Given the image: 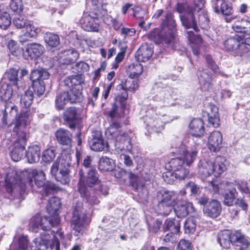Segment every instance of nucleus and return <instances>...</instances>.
<instances>
[{
  "label": "nucleus",
  "mask_w": 250,
  "mask_h": 250,
  "mask_svg": "<svg viewBox=\"0 0 250 250\" xmlns=\"http://www.w3.org/2000/svg\"><path fill=\"white\" fill-rule=\"evenodd\" d=\"M30 120L28 113H23L16 120L13 132L17 138L10 154L11 159L14 161L18 162L24 157L25 146L29 137L26 126L29 125Z\"/></svg>",
  "instance_id": "1"
},
{
  "label": "nucleus",
  "mask_w": 250,
  "mask_h": 250,
  "mask_svg": "<svg viewBox=\"0 0 250 250\" xmlns=\"http://www.w3.org/2000/svg\"><path fill=\"white\" fill-rule=\"evenodd\" d=\"M176 32V24L170 13H167L162 23L161 32L155 29L148 35L149 38L156 43L164 42L171 44L174 42Z\"/></svg>",
  "instance_id": "2"
},
{
  "label": "nucleus",
  "mask_w": 250,
  "mask_h": 250,
  "mask_svg": "<svg viewBox=\"0 0 250 250\" xmlns=\"http://www.w3.org/2000/svg\"><path fill=\"white\" fill-rule=\"evenodd\" d=\"M70 166L69 160L58 157L51 166L50 173L57 181L64 185L67 184L70 181L68 169Z\"/></svg>",
  "instance_id": "3"
},
{
  "label": "nucleus",
  "mask_w": 250,
  "mask_h": 250,
  "mask_svg": "<svg viewBox=\"0 0 250 250\" xmlns=\"http://www.w3.org/2000/svg\"><path fill=\"white\" fill-rule=\"evenodd\" d=\"M90 220L83 208L82 203H77L71 219V227L75 231L76 235L83 234L85 227L89 223Z\"/></svg>",
  "instance_id": "4"
},
{
  "label": "nucleus",
  "mask_w": 250,
  "mask_h": 250,
  "mask_svg": "<svg viewBox=\"0 0 250 250\" xmlns=\"http://www.w3.org/2000/svg\"><path fill=\"white\" fill-rule=\"evenodd\" d=\"M49 78V73L45 69H35L31 72L30 76V80L32 81V86L29 89H31L32 92L38 96H42L45 91L44 80H47Z\"/></svg>",
  "instance_id": "5"
},
{
  "label": "nucleus",
  "mask_w": 250,
  "mask_h": 250,
  "mask_svg": "<svg viewBox=\"0 0 250 250\" xmlns=\"http://www.w3.org/2000/svg\"><path fill=\"white\" fill-rule=\"evenodd\" d=\"M60 222V218L57 216H55L53 221L50 216L42 217L39 214H37L31 218L29 224V229L35 232L39 228L44 230H48L52 227L57 226Z\"/></svg>",
  "instance_id": "6"
},
{
  "label": "nucleus",
  "mask_w": 250,
  "mask_h": 250,
  "mask_svg": "<svg viewBox=\"0 0 250 250\" xmlns=\"http://www.w3.org/2000/svg\"><path fill=\"white\" fill-rule=\"evenodd\" d=\"M242 234L239 231L232 234L228 230H224L218 233L217 241L221 247L227 249L229 248L231 245L236 246L242 237Z\"/></svg>",
  "instance_id": "7"
},
{
  "label": "nucleus",
  "mask_w": 250,
  "mask_h": 250,
  "mask_svg": "<svg viewBox=\"0 0 250 250\" xmlns=\"http://www.w3.org/2000/svg\"><path fill=\"white\" fill-rule=\"evenodd\" d=\"M176 149L175 153L181 155L179 158L181 159L183 164L188 166H190L196 160L199 151L196 147L188 149L183 144H180Z\"/></svg>",
  "instance_id": "8"
},
{
  "label": "nucleus",
  "mask_w": 250,
  "mask_h": 250,
  "mask_svg": "<svg viewBox=\"0 0 250 250\" xmlns=\"http://www.w3.org/2000/svg\"><path fill=\"white\" fill-rule=\"evenodd\" d=\"M169 165L175 179L182 180L190 177L189 171L184 167L181 159H173L169 162Z\"/></svg>",
  "instance_id": "9"
},
{
  "label": "nucleus",
  "mask_w": 250,
  "mask_h": 250,
  "mask_svg": "<svg viewBox=\"0 0 250 250\" xmlns=\"http://www.w3.org/2000/svg\"><path fill=\"white\" fill-rule=\"evenodd\" d=\"M245 38V36L236 35L226 40L224 45L228 50L235 51L236 55L242 56L246 49L245 45L242 42Z\"/></svg>",
  "instance_id": "10"
},
{
  "label": "nucleus",
  "mask_w": 250,
  "mask_h": 250,
  "mask_svg": "<svg viewBox=\"0 0 250 250\" xmlns=\"http://www.w3.org/2000/svg\"><path fill=\"white\" fill-rule=\"evenodd\" d=\"M79 57V53L74 49L62 51L56 56L57 61L61 65H68L74 63Z\"/></svg>",
  "instance_id": "11"
},
{
  "label": "nucleus",
  "mask_w": 250,
  "mask_h": 250,
  "mask_svg": "<svg viewBox=\"0 0 250 250\" xmlns=\"http://www.w3.org/2000/svg\"><path fill=\"white\" fill-rule=\"evenodd\" d=\"M80 119L78 109L75 107L67 108L63 113L65 124L71 129H74Z\"/></svg>",
  "instance_id": "12"
},
{
  "label": "nucleus",
  "mask_w": 250,
  "mask_h": 250,
  "mask_svg": "<svg viewBox=\"0 0 250 250\" xmlns=\"http://www.w3.org/2000/svg\"><path fill=\"white\" fill-rule=\"evenodd\" d=\"M79 174L80 179L79 183V188H81V186L83 185L84 187L90 188L97 185L98 183V175L96 170L94 169L91 168L89 170L85 180L83 179V173L82 172V170L79 171Z\"/></svg>",
  "instance_id": "13"
},
{
  "label": "nucleus",
  "mask_w": 250,
  "mask_h": 250,
  "mask_svg": "<svg viewBox=\"0 0 250 250\" xmlns=\"http://www.w3.org/2000/svg\"><path fill=\"white\" fill-rule=\"evenodd\" d=\"M133 79L130 77V79L126 80L124 83H122L121 84L122 88L125 91V93L122 94V96H117L116 99L117 101H119L122 104L127 98L128 94L126 92V91L134 92L139 88L138 80Z\"/></svg>",
  "instance_id": "14"
},
{
  "label": "nucleus",
  "mask_w": 250,
  "mask_h": 250,
  "mask_svg": "<svg viewBox=\"0 0 250 250\" xmlns=\"http://www.w3.org/2000/svg\"><path fill=\"white\" fill-rule=\"evenodd\" d=\"M44 50V47L39 43L28 44L25 49H23V55L26 59L37 58L42 55Z\"/></svg>",
  "instance_id": "15"
},
{
  "label": "nucleus",
  "mask_w": 250,
  "mask_h": 250,
  "mask_svg": "<svg viewBox=\"0 0 250 250\" xmlns=\"http://www.w3.org/2000/svg\"><path fill=\"white\" fill-rule=\"evenodd\" d=\"M213 162L202 160L198 164V173L201 178L204 179L213 174Z\"/></svg>",
  "instance_id": "16"
},
{
  "label": "nucleus",
  "mask_w": 250,
  "mask_h": 250,
  "mask_svg": "<svg viewBox=\"0 0 250 250\" xmlns=\"http://www.w3.org/2000/svg\"><path fill=\"white\" fill-rule=\"evenodd\" d=\"M204 213L211 218H216L221 211L220 203L216 200H211L203 209Z\"/></svg>",
  "instance_id": "17"
},
{
  "label": "nucleus",
  "mask_w": 250,
  "mask_h": 250,
  "mask_svg": "<svg viewBox=\"0 0 250 250\" xmlns=\"http://www.w3.org/2000/svg\"><path fill=\"white\" fill-rule=\"evenodd\" d=\"M97 18H94L88 14H85L80 20V23L82 28L87 31H97L98 24L96 21Z\"/></svg>",
  "instance_id": "18"
},
{
  "label": "nucleus",
  "mask_w": 250,
  "mask_h": 250,
  "mask_svg": "<svg viewBox=\"0 0 250 250\" xmlns=\"http://www.w3.org/2000/svg\"><path fill=\"white\" fill-rule=\"evenodd\" d=\"M208 148L212 151H218L221 147L222 135L220 131L212 132L208 137Z\"/></svg>",
  "instance_id": "19"
},
{
  "label": "nucleus",
  "mask_w": 250,
  "mask_h": 250,
  "mask_svg": "<svg viewBox=\"0 0 250 250\" xmlns=\"http://www.w3.org/2000/svg\"><path fill=\"white\" fill-rule=\"evenodd\" d=\"M23 113H28L29 114L27 111H23V112L21 113L18 116H17L18 110L17 107L14 105L10 106H6L4 111L3 110H0V115L1 114H3V117L2 119L3 125H6L8 124V120L9 118L8 114L9 116L15 118V120L13 121V122L12 123V124L15 125L16 119L18 118Z\"/></svg>",
  "instance_id": "20"
},
{
  "label": "nucleus",
  "mask_w": 250,
  "mask_h": 250,
  "mask_svg": "<svg viewBox=\"0 0 250 250\" xmlns=\"http://www.w3.org/2000/svg\"><path fill=\"white\" fill-rule=\"evenodd\" d=\"M213 8L215 13L224 16H229L233 13L232 6L226 1H215L213 2Z\"/></svg>",
  "instance_id": "21"
},
{
  "label": "nucleus",
  "mask_w": 250,
  "mask_h": 250,
  "mask_svg": "<svg viewBox=\"0 0 250 250\" xmlns=\"http://www.w3.org/2000/svg\"><path fill=\"white\" fill-rule=\"evenodd\" d=\"M190 132L194 136L200 137L204 135L205 128L203 121L201 119H194L189 125Z\"/></svg>",
  "instance_id": "22"
},
{
  "label": "nucleus",
  "mask_w": 250,
  "mask_h": 250,
  "mask_svg": "<svg viewBox=\"0 0 250 250\" xmlns=\"http://www.w3.org/2000/svg\"><path fill=\"white\" fill-rule=\"evenodd\" d=\"M153 54V51L148 44L142 45L138 49L135 54V58L139 62H145L149 60Z\"/></svg>",
  "instance_id": "23"
},
{
  "label": "nucleus",
  "mask_w": 250,
  "mask_h": 250,
  "mask_svg": "<svg viewBox=\"0 0 250 250\" xmlns=\"http://www.w3.org/2000/svg\"><path fill=\"white\" fill-rule=\"evenodd\" d=\"M181 20L183 25L187 28H192L195 31H198L197 26V20L195 17L193 12L188 13L185 15L180 16Z\"/></svg>",
  "instance_id": "24"
},
{
  "label": "nucleus",
  "mask_w": 250,
  "mask_h": 250,
  "mask_svg": "<svg viewBox=\"0 0 250 250\" xmlns=\"http://www.w3.org/2000/svg\"><path fill=\"white\" fill-rule=\"evenodd\" d=\"M192 208V204L186 201H181L177 204L174 208V212L178 217H184L188 215Z\"/></svg>",
  "instance_id": "25"
},
{
  "label": "nucleus",
  "mask_w": 250,
  "mask_h": 250,
  "mask_svg": "<svg viewBox=\"0 0 250 250\" xmlns=\"http://www.w3.org/2000/svg\"><path fill=\"white\" fill-rule=\"evenodd\" d=\"M61 205L60 199L56 197H52L48 201V204L46 206V210L48 213L52 215L50 217L53 221H54L55 216H57L59 218L57 214V211L60 208Z\"/></svg>",
  "instance_id": "26"
},
{
  "label": "nucleus",
  "mask_w": 250,
  "mask_h": 250,
  "mask_svg": "<svg viewBox=\"0 0 250 250\" xmlns=\"http://www.w3.org/2000/svg\"><path fill=\"white\" fill-rule=\"evenodd\" d=\"M236 194L237 192L235 188L232 187L231 184H228L227 189L223 193V203L228 206L232 205Z\"/></svg>",
  "instance_id": "27"
},
{
  "label": "nucleus",
  "mask_w": 250,
  "mask_h": 250,
  "mask_svg": "<svg viewBox=\"0 0 250 250\" xmlns=\"http://www.w3.org/2000/svg\"><path fill=\"white\" fill-rule=\"evenodd\" d=\"M232 27L236 32L250 35V21L248 20H241L236 21L233 24Z\"/></svg>",
  "instance_id": "28"
},
{
  "label": "nucleus",
  "mask_w": 250,
  "mask_h": 250,
  "mask_svg": "<svg viewBox=\"0 0 250 250\" xmlns=\"http://www.w3.org/2000/svg\"><path fill=\"white\" fill-rule=\"evenodd\" d=\"M56 136L58 141L62 145H70L72 134L68 130L61 128L56 132Z\"/></svg>",
  "instance_id": "29"
},
{
  "label": "nucleus",
  "mask_w": 250,
  "mask_h": 250,
  "mask_svg": "<svg viewBox=\"0 0 250 250\" xmlns=\"http://www.w3.org/2000/svg\"><path fill=\"white\" fill-rule=\"evenodd\" d=\"M79 192L82 198H84L86 202L91 205L98 204L100 201L93 193H90L87 187L82 185L79 188Z\"/></svg>",
  "instance_id": "30"
},
{
  "label": "nucleus",
  "mask_w": 250,
  "mask_h": 250,
  "mask_svg": "<svg viewBox=\"0 0 250 250\" xmlns=\"http://www.w3.org/2000/svg\"><path fill=\"white\" fill-rule=\"evenodd\" d=\"M26 156L30 163H35L39 161L40 159V149L37 146L28 147Z\"/></svg>",
  "instance_id": "31"
},
{
  "label": "nucleus",
  "mask_w": 250,
  "mask_h": 250,
  "mask_svg": "<svg viewBox=\"0 0 250 250\" xmlns=\"http://www.w3.org/2000/svg\"><path fill=\"white\" fill-rule=\"evenodd\" d=\"M210 111L208 113V123L214 127L220 125V118L218 114V108L213 105H210Z\"/></svg>",
  "instance_id": "32"
},
{
  "label": "nucleus",
  "mask_w": 250,
  "mask_h": 250,
  "mask_svg": "<svg viewBox=\"0 0 250 250\" xmlns=\"http://www.w3.org/2000/svg\"><path fill=\"white\" fill-rule=\"evenodd\" d=\"M44 39L48 49L55 48L60 44V38L57 34L47 32L44 36Z\"/></svg>",
  "instance_id": "33"
},
{
  "label": "nucleus",
  "mask_w": 250,
  "mask_h": 250,
  "mask_svg": "<svg viewBox=\"0 0 250 250\" xmlns=\"http://www.w3.org/2000/svg\"><path fill=\"white\" fill-rule=\"evenodd\" d=\"M25 32L20 36V42H24L28 40L29 38L37 36L38 29L29 23L25 25Z\"/></svg>",
  "instance_id": "34"
},
{
  "label": "nucleus",
  "mask_w": 250,
  "mask_h": 250,
  "mask_svg": "<svg viewBox=\"0 0 250 250\" xmlns=\"http://www.w3.org/2000/svg\"><path fill=\"white\" fill-rule=\"evenodd\" d=\"M163 229L164 230H169L175 234H177L180 232V222L175 219H167L165 222Z\"/></svg>",
  "instance_id": "35"
},
{
  "label": "nucleus",
  "mask_w": 250,
  "mask_h": 250,
  "mask_svg": "<svg viewBox=\"0 0 250 250\" xmlns=\"http://www.w3.org/2000/svg\"><path fill=\"white\" fill-rule=\"evenodd\" d=\"M114 167L113 161L106 157H103L99 160V169L102 171H112Z\"/></svg>",
  "instance_id": "36"
},
{
  "label": "nucleus",
  "mask_w": 250,
  "mask_h": 250,
  "mask_svg": "<svg viewBox=\"0 0 250 250\" xmlns=\"http://www.w3.org/2000/svg\"><path fill=\"white\" fill-rule=\"evenodd\" d=\"M143 71V65L138 62L130 64L127 69L130 77L132 78L138 77L142 73Z\"/></svg>",
  "instance_id": "37"
},
{
  "label": "nucleus",
  "mask_w": 250,
  "mask_h": 250,
  "mask_svg": "<svg viewBox=\"0 0 250 250\" xmlns=\"http://www.w3.org/2000/svg\"><path fill=\"white\" fill-rule=\"evenodd\" d=\"M13 90L11 85L2 83L0 86V98L4 101H9L13 95Z\"/></svg>",
  "instance_id": "38"
},
{
  "label": "nucleus",
  "mask_w": 250,
  "mask_h": 250,
  "mask_svg": "<svg viewBox=\"0 0 250 250\" xmlns=\"http://www.w3.org/2000/svg\"><path fill=\"white\" fill-rule=\"evenodd\" d=\"M226 162L225 158L223 156H218L213 162V173L215 175L221 174L226 169V165L224 162Z\"/></svg>",
  "instance_id": "39"
},
{
  "label": "nucleus",
  "mask_w": 250,
  "mask_h": 250,
  "mask_svg": "<svg viewBox=\"0 0 250 250\" xmlns=\"http://www.w3.org/2000/svg\"><path fill=\"white\" fill-rule=\"evenodd\" d=\"M68 94V101L71 103L80 102L82 99V93L79 87H72L66 92Z\"/></svg>",
  "instance_id": "40"
},
{
  "label": "nucleus",
  "mask_w": 250,
  "mask_h": 250,
  "mask_svg": "<svg viewBox=\"0 0 250 250\" xmlns=\"http://www.w3.org/2000/svg\"><path fill=\"white\" fill-rule=\"evenodd\" d=\"M68 102V94L65 91L60 93L55 99V107L58 110H62Z\"/></svg>",
  "instance_id": "41"
},
{
  "label": "nucleus",
  "mask_w": 250,
  "mask_h": 250,
  "mask_svg": "<svg viewBox=\"0 0 250 250\" xmlns=\"http://www.w3.org/2000/svg\"><path fill=\"white\" fill-rule=\"evenodd\" d=\"M50 237L49 234H45L36 238L34 240V242L37 247H43L44 249H46L51 244Z\"/></svg>",
  "instance_id": "42"
},
{
  "label": "nucleus",
  "mask_w": 250,
  "mask_h": 250,
  "mask_svg": "<svg viewBox=\"0 0 250 250\" xmlns=\"http://www.w3.org/2000/svg\"><path fill=\"white\" fill-rule=\"evenodd\" d=\"M128 177L130 184L133 187L139 188L144 186L145 184L143 179L132 172H128Z\"/></svg>",
  "instance_id": "43"
},
{
  "label": "nucleus",
  "mask_w": 250,
  "mask_h": 250,
  "mask_svg": "<svg viewBox=\"0 0 250 250\" xmlns=\"http://www.w3.org/2000/svg\"><path fill=\"white\" fill-rule=\"evenodd\" d=\"M199 81L202 88L208 90L211 85L212 79L208 73L203 72L199 75Z\"/></svg>",
  "instance_id": "44"
},
{
  "label": "nucleus",
  "mask_w": 250,
  "mask_h": 250,
  "mask_svg": "<svg viewBox=\"0 0 250 250\" xmlns=\"http://www.w3.org/2000/svg\"><path fill=\"white\" fill-rule=\"evenodd\" d=\"M34 93L31 89H28L26 91L21 98V103L26 107H29L33 101Z\"/></svg>",
  "instance_id": "45"
},
{
  "label": "nucleus",
  "mask_w": 250,
  "mask_h": 250,
  "mask_svg": "<svg viewBox=\"0 0 250 250\" xmlns=\"http://www.w3.org/2000/svg\"><path fill=\"white\" fill-rule=\"evenodd\" d=\"M104 147V140L101 137L93 138L90 142V148L95 151H101Z\"/></svg>",
  "instance_id": "46"
},
{
  "label": "nucleus",
  "mask_w": 250,
  "mask_h": 250,
  "mask_svg": "<svg viewBox=\"0 0 250 250\" xmlns=\"http://www.w3.org/2000/svg\"><path fill=\"white\" fill-rule=\"evenodd\" d=\"M173 209V206L159 201L156 211L162 215H168Z\"/></svg>",
  "instance_id": "47"
},
{
  "label": "nucleus",
  "mask_w": 250,
  "mask_h": 250,
  "mask_svg": "<svg viewBox=\"0 0 250 250\" xmlns=\"http://www.w3.org/2000/svg\"><path fill=\"white\" fill-rule=\"evenodd\" d=\"M105 133L112 138H116L121 133L120 124L117 122L112 123L106 130Z\"/></svg>",
  "instance_id": "48"
},
{
  "label": "nucleus",
  "mask_w": 250,
  "mask_h": 250,
  "mask_svg": "<svg viewBox=\"0 0 250 250\" xmlns=\"http://www.w3.org/2000/svg\"><path fill=\"white\" fill-rule=\"evenodd\" d=\"M196 221L193 217L188 218L184 225L185 232L187 234L193 233L196 229Z\"/></svg>",
  "instance_id": "49"
},
{
  "label": "nucleus",
  "mask_w": 250,
  "mask_h": 250,
  "mask_svg": "<svg viewBox=\"0 0 250 250\" xmlns=\"http://www.w3.org/2000/svg\"><path fill=\"white\" fill-rule=\"evenodd\" d=\"M175 196L172 191H165L161 195V199L159 202H163L173 206L175 204Z\"/></svg>",
  "instance_id": "50"
},
{
  "label": "nucleus",
  "mask_w": 250,
  "mask_h": 250,
  "mask_svg": "<svg viewBox=\"0 0 250 250\" xmlns=\"http://www.w3.org/2000/svg\"><path fill=\"white\" fill-rule=\"evenodd\" d=\"M11 23L10 15L4 13L0 16V28L3 30L7 29Z\"/></svg>",
  "instance_id": "51"
},
{
  "label": "nucleus",
  "mask_w": 250,
  "mask_h": 250,
  "mask_svg": "<svg viewBox=\"0 0 250 250\" xmlns=\"http://www.w3.org/2000/svg\"><path fill=\"white\" fill-rule=\"evenodd\" d=\"M56 157L55 149L51 147L46 149L42 154V160L45 163L52 162Z\"/></svg>",
  "instance_id": "52"
},
{
  "label": "nucleus",
  "mask_w": 250,
  "mask_h": 250,
  "mask_svg": "<svg viewBox=\"0 0 250 250\" xmlns=\"http://www.w3.org/2000/svg\"><path fill=\"white\" fill-rule=\"evenodd\" d=\"M18 71L14 68H11L5 74V77L13 84H16L18 80Z\"/></svg>",
  "instance_id": "53"
},
{
  "label": "nucleus",
  "mask_w": 250,
  "mask_h": 250,
  "mask_svg": "<svg viewBox=\"0 0 250 250\" xmlns=\"http://www.w3.org/2000/svg\"><path fill=\"white\" fill-rule=\"evenodd\" d=\"M34 177V182L35 185L38 187H42L45 185V173L42 171H39L36 172Z\"/></svg>",
  "instance_id": "54"
},
{
  "label": "nucleus",
  "mask_w": 250,
  "mask_h": 250,
  "mask_svg": "<svg viewBox=\"0 0 250 250\" xmlns=\"http://www.w3.org/2000/svg\"><path fill=\"white\" fill-rule=\"evenodd\" d=\"M236 247H238V250H250V244L243 234L237 244Z\"/></svg>",
  "instance_id": "55"
},
{
  "label": "nucleus",
  "mask_w": 250,
  "mask_h": 250,
  "mask_svg": "<svg viewBox=\"0 0 250 250\" xmlns=\"http://www.w3.org/2000/svg\"><path fill=\"white\" fill-rule=\"evenodd\" d=\"M10 7L11 9L17 12H21L23 10V4L21 0H11Z\"/></svg>",
  "instance_id": "56"
},
{
  "label": "nucleus",
  "mask_w": 250,
  "mask_h": 250,
  "mask_svg": "<svg viewBox=\"0 0 250 250\" xmlns=\"http://www.w3.org/2000/svg\"><path fill=\"white\" fill-rule=\"evenodd\" d=\"M177 11L183 14V15L187 14L193 11V9L191 6L187 3H179L177 5Z\"/></svg>",
  "instance_id": "57"
},
{
  "label": "nucleus",
  "mask_w": 250,
  "mask_h": 250,
  "mask_svg": "<svg viewBox=\"0 0 250 250\" xmlns=\"http://www.w3.org/2000/svg\"><path fill=\"white\" fill-rule=\"evenodd\" d=\"M208 21L209 20L206 14L201 13L198 15L197 23H198L202 28H206L208 25Z\"/></svg>",
  "instance_id": "58"
},
{
  "label": "nucleus",
  "mask_w": 250,
  "mask_h": 250,
  "mask_svg": "<svg viewBox=\"0 0 250 250\" xmlns=\"http://www.w3.org/2000/svg\"><path fill=\"white\" fill-rule=\"evenodd\" d=\"M188 35V39L189 41L193 44H199L202 42V39L200 36L198 35H195L191 31L187 32Z\"/></svg>",
  "instance_id": "59"
},
{
  "label": "nucleus",
  "mask_w": 250,
  "mask_h": 250,
  "mask_svg": "<svg viewBox=\"0 0 250 250\" xmlns=\"http://www.w3.org/2000/svg\"><path fill=\"white\" fill-rule=\"evenodd\" d=\"M13 23L18 28H21L27 24L26 20L21 16H18L14 19Z\"/></svg>",
  "instance_id": "60"
},
{
  "label": "nucleus",
  "mask_w": 250,
  "mask_h": 250,
  "mask_svg": "<svg viewBox=\"0 0 250 250\" xmlns=\"http://www.w3.org/2000/svg\"><path fill=\"white\" fill-rule=\"evenodd\" d=\"M7 46L10 51L13 55L17 56L19 55L20 51L19 49L16 42L13 40H11L8 42Z\"/></svg>",
  "instance_id": "61"
},
{
  "label": "nucleus",
  "mask_w": 250,
  "mask_h": 250,
  "mask_svg": "<svg viewBox=\"0 0 250 250\" xmlns=\"http://www.w3.org/2000/svg\"><path fill=\"white\" fill-rule=\"evenodd\" d=\"M187 188H189L190 192L193 194H197L201 192V188L193 182L190 181L186 185Z\"/></svg>",
  "instance_id": "62"
},
{
  "label": "nucleus",
  "mask_w": 250,
  "mask_h": 250,
  "mask_svg": "<svg viewBox=\"0 0 250 250\" xmlns=\"http://www.w3.org/2000/svg\"><path fill=\"white\" fill-rule=\"evenodd\" d=\"M177 234L171 232L167 234L163 239V242L167 245L174 243L177 239Z\"/></svg>",
  "instance_id": "63"
},
{
  "label": "nucleus",
  "mask_w": 250,
  "mask_h": 250,
  "mask_svg": "<svg viewBox=\"0 0 250 250\" xmlns=\"http://www.w3.org/2000/svg\"><path fill=\"white\" fill-rule=\"evenodd\" d=\"M177 250H191V243L188 240L182 239L179 242Z\"/></svg>",
  "instance_id": "64"
}]
</instances>
